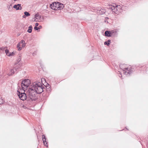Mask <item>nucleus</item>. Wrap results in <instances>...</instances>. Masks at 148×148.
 I'll return each instance as SVG.
<instances>
[{
    "label": "nucleus",
    "instance_id": "nucleus-1",
    "mask_svg": "<svg viewBox=\"0 0 148 148\" xmlns=\"http://www.w3.org/2000/svg\"><path fill=\"white\" fill-rule=\"evenodd\" d=\"M44 86L41 83L38 82L34 83L31 88L27 89L26 92L28 99L35 101L37 99L36 96L37 94H40L43 91Z\"/></svg>",
    "mask_w": 148,
    "mask_h": 148
},
{
    "label": "nucleus",
    "instance_id": "nucleus-2",
    "mask_svg": "<svg viewBox=\"0 0 148 148\" xmlns=\"http://www.w3.org/2000/svg\"><path fill=\"white\" fill-rule=\"evenodd\" d=\"M21 84L22 89L25 92V90H27V88L28 87L30 84V81L29 79L23 80L21 82Z\"/></svg>",
    "mask_w": 148,
    "mask_h": 148
},
{
    "label": "nucleus",
    "instance_id": "nucleus-3",
    "mask_svg": "<svg viewBox=\"0 0 148 148\" xmlns=\"http://www.w3.org/2000/svg\"><path fill=\"white\" fill-rule=\"evenodd\" d=\"M109 8L113 12L117 14H119L122 11L121 6L120 5L112 6Z\"/></svg>",
    "mask_w": 148,
    "mask_h": 148
},
{
    "label": "nucleus",
    "instance_id": "nucleus-4",
    "mask_svg": "<svg viewBox=\"0 0 148 148\" xmlns=\"http://www.w3.org/2000/svg\"><path fill=\"white\" fill-rule=\"evenodd\" d=\"M133 66L129 65L127 67L123 69V73L125 74L128 75L130 74L133 71Z\"/></svg>",
    "mask_w": 148,
    "mask_h": 148
},
{
    "label": "nucleus",
    "instance_id": "nucleus-5",
    "mask_svg": "<svg viewBox=\"0 0 148 148\" xmlns=\"http://www.w3.org/2000/svg\"><path fill=\"white\" fill-rule=\"evenodd\" d=\"M20 65H15L13 68L10 69V71L8 73V75L9 76L12 75L15 72H18L20 69Z\"/></svg>",
    "mask_w": 148,
    "mask_h": 148
},
{
    "label": "nucleus",
    "instance_id": "nucleus-6",
    "mask_svg": "<svg viewBox=\"0 0 148 148\" xmlns=\"http://www.w3.org/2000/svg\"><path fill=\"white\" fill-rule=\"evenodd\" d=\"M17 95L21 100H24L26 99H28L27 93L26 94L24 92H21L19 91L18 90Z\"/></svg>",
    "mask_w": 148,
    "mask_h": 148
},
{
    "label": "nucleus",
    "instance_id": "nucleus-7",
    "mask_svg": "<svg viewBox=\"0 0 148 148\" xmlns=\"http://www.w3.org/2000/svg\"><path fill=\"white\" fill-rule=\"evenodd\" d=\"M35 19H34V20L33 19V21L36 22H41L43 21V18L41 17L38 14H37L35 15Z\"/></svg>",
    "mask_w": 148,
    "mask_h": 148
},
{
    "label": "nucleus",
    "instance_id": "nucleus-8",
    "mask_svg": "<svg viewBox=\"0 0 148 148\" xmlns=\"http://www.w3.org/2000/svg\"><path fill=\"white\" fill-rule=\"evenodd\" d=\"M58 5H59V2L53 3L50 5V7L54 10H58Z\"/></svg>",
    "mask_w": 148,
    "mask_h": 148
},
{
    "label": "nucleus",
    "instance_id": "nucleus-9",
    "mask_svg": "<svg viewBox=\"0 0 148 148\" xmlns=\"http://www.w3.org/2000/svg\"><path fill=\"white\" fill-rule=\"evenodd\" d=\"M21 4H18L16 5H15L13 6V8L16 9V10H21L22 9V7L21 6Z\"/></svg>",
    "mask_w": 148,
    "mask_h": 148
},
{
    "label": "nucleus",
    "instance_id": "nucleus-10",
    "mask_svg": "<svg viewBox=\"0 0 148 148\" xmlns=\"http://www.w3.org/2000/svg\"><path fill=\"white\" fill-rule=\"evenodd\" d=\"M5 53L6 54V55L9 56H13L14 55V52H12V53H9V51L8 49H6L5 51Z\"/></svg>",
    "mask_w": 148,
    "mask_h": 148
},
{
    "label": "nucleus",
    "instance_id": "nucleus-11",
    "mask_svg": "<svg viewBox=\"0 0 148 148\" xmlns=\"http://www.w3.org/2000/svg\"><path fill=\"white\" fill-rule=\"evenodd\" d=\"M42 140L45 145L47 147L48 144L47 142L46 141V139L45 138V136L44 135H43L42 136Z\"/></svg>",
    "mask_w": 148,
    "mask_h": 148
},
{
    "label": "nucleus",
    "instance_id": "nucleus-12",
    "mask_svg": "<svg viewBox=\"0 0 148 148\" xmlns=\"http://www.w3.org/2000/svg\"><path fill=\"white\" fill-rule=\"evenodd\" d=\"M105 35L107 36H112L110 31H106L105 32Z\"/></svg>",
    "mask_w": 148,
    "mask_h": 148
},
{
    "label": "nucleus",
    "instance_id": "nucleus-13",
    "mask_svg": "<svg viewBox=\"0 0 148 148\" xmlns=\"http://www.w3.org/2000/svg\"><path fill=\"white\" fill-rule=\"evenodd\" d=\"M64 8V5L63 4L59 3V5H58V10H60Z\"/></svg>",
    "mask_w": 148,
    "mask_h": 148
},
{
    "label": "nucleus",
    "instance_id": "nucleus-14",
    "mask_svg": "<svg viewBox=\"0 0 148 148\" xmlns=\"http://www.w3.org/2000/svg\"><path fill=\"white\" fill-rule=\"evenodd\" d=\"M22 44V47H24L26 45V43H25V41L23 40H22L20 42Z\"/></svg>",
    "mask_w": 148,
    "mask_h": 148
},
{
    "label": "nucleus",
    "instance_id": "nucleus-15",
    "mask_svg": "<svg viewBox=\"0 0 148 148\" xmlns=\"http://www.w3.org/2000/svg\"><path fill=\"white\" fill-rule=\"evenodd\" d=\"M20 42L18 43L17 45V47L18 51H21L22 49V47H21Z\"/></svg>",
    "mask_w": 148,
    "mask_h": 148
},
{
    "label": "nucleus",
    "instance_id": "nucleus-16",
    "mask_svg": "<svg viewBox=\"0 0 148 148\" xmlns=\"http://www.w3.org/2000/svg\"><path fill=\"white\" fill-rule=\"evenodd\" d=\"M32 25L29 26V27H28V29L27 32L29 33H31L32 32Z\"/></svg>",
    "mask_w": 148,
    "mask_h": 148
},
{
    "label": "nucleus",
    "instance_id": "nucleus-17",
    "mask_svg": "<svg viewBox=\"0 0 148 148\" xmlns=\"http://www.w3.org/2000/svg\"><path fill=\"white\" fill-rule=\"evenodd\" d=\"M112 36L114 34H116L117 32L116 30L114 29L111 31H110Z\"/></svg>",
    "mask_w": 148,
    "mask_h": 148
},
{
    "label": "nucleus",
    "instance_id": "nucleus-18",
    "mask_svg": "<svg viewBox=\"0 0 148 148\" xmlns=\"http://www.w3.org/2000/svg\"><path fill=\"white\" fill-rule=\"evenodd\" d=\"M110 40H108L107 42V41L105 42H104V44L105 45H107L108 46L110 44Z\"/></svg>",
    "mask_w": 148,
    "mask_h": 148
},
{
    "label": "nucleus",
    "instance_id": "nucleus-19",
    "mask_svg": "<svg viewBox=\"0 0 148 148\" xmlns=\"http://www.w3.org/2000/svg\"><path fill=\"white\" fill-rule=\"evenodd\" d=\"M24 14L26 16H28L30 15V14L29 12L26 11L24 12Z\"/></svg>",
    "mask_w": 148,
    "mask_h": 148
},
{
    "label": "nucleus",
    "instance_id": "nucleus-20",
    "mask_svg": "<svg viewBox=\"0 0 148 148\" xmlns=\"http://www.w3.org/2000/svg\"><path fill=\"white\" fill-rule=\"evenodd\" d=\"M3 103V100L1 99V98L0 97V104H1Z\"/></svg>",
    "mask_w": 148,
    "mask_h": 148
},
{
    "label": "nucleus",
    "instance_id": "nucleus-21",
    "mask_svg": "<svg viewBox=\"0 0 148 148\" xmlns=\"http://www.w3.org/2000/svg\"><path fill=\"white\" fill-rule=\"evenodd\" d=\"M34 29L35 30H37L38 29V28L37 26H35V27Z\"/></svg>",
    "mask_w": 148,
    "mask_h": 148
},
{
    "label": "nucleus",
    "instance_id": "nucleus-22",
    "mask_svg": "<svg viewBox=\"0 0 148 148\" xmlns=\"http://www.w3.org/2000/svg\"><path fill=\"white\" fill-rule=\"evenodd\" d=\"M11 6H12V5H9V7L8 8L9 10H10V9H11Z\"/></svg>",
    "mask_w": 148,
    "mask_h": 148
},
{
    "label": "nucleus",
    "instance_id": "nucleus-23",
    "mask_svg": "<svg viewBox=\"0 0 148 148\" xmlns=\"http://www.w3.org/2000/svg\"><path fill=\"white\" fill-rule=\"evenodd\" d=\"M21 60V59L20 58H19V59H18L17 60V62H18V63Z\"/></svg>",
    "mask_w": 148,
    "mask_h": 148
},
{
    "label": "nucleus",
    "instance_id": "nucleus-24",
    "mask_svg": "<svg viewBox=\"0 0 148 148\" xmlns=\"http://www.w3.org/2000/svg\"><path fill=\"white\" fill-rule=\"evenodd\" d=\"M39 25V24L38 23H36V24H35V25L36 26H38Z\"/></svg>",
    "mask_w": 148,
    "mask_h": 148
},
{
    "label": "nucleus",
    "instance_id": "nucleus-25",
    "mask_svg": "<svg viewBox=\"0 0 148 148\" xmlns=\"http://www.w3.org/2000/svg\"><path fill=\"white\" fill-rule=\"evenodd\" d=\"M26 17V16L25 15L23 16V18H25Z\"/></svg>",
    "mask_w": 148,
    "mask_h": 148
},
{
    "label": "nucleus",
    "instance_id": "nucleus-26",
    "mask_svg": "<svg viewBox=\"0 0 148 148\" xmlns=\"http://www.w3.org/2000/svg\"><path fill=\"white\" fill-rule=\"evenodd\" d=\"M120 75H119V77H122V76L121 75V73L120 74Z\"/></svg>",
    "mask_w": 148,
    "mask_h": 148
},
{
    "label": "nucleus",
    "instance_id": "nucleus-27",
    "mask_svg": "<svg viewBox=\"0 0 148 148\" xmlns=\"http://www.w3.org/2000/svg\"><path fill=\"white\" fill-rule=\"evenodd\" d=\"M41 27V26H39V27L38 28V29H40Z\"/></svg>",
    "mask_w": 148,
    "mask_h": 148
},
{
    "label": "nucleus",
    "instance_id": "nucleus-28",
    "mask_svg": "<svg viewBox=\"0 0 148 148\" xmlns=\"http://www.w3.org/2000/svg\"><path fill=\"white\" fill-rule=\"evenodd\" d=\"M1 49V48H0V49Z\"/></svg>",
    "mask_w": 148,
    "mask_h": 148
}]
</instances>
